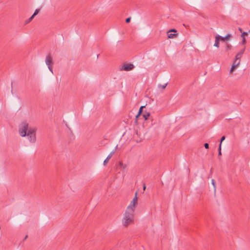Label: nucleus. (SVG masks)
Returning a JSON list of instances; mask_svg holds the SVG:
<instances>
[{"label":"nucleus","mask_w":250,"mask_h":250,"mask_svg":"<svg viewBox=\"0 0 250 250\" xmlns=\"http://www.w3.org/2000/svg\"><path fill=\"white\" fill-rule=\"evenodd\" d=\"M135 210L127 208L122 220L123 225L127 227L134 222V213Z\"/></svg>","instance_id":"obj_1"},{"label":"nucleus","mask_w":250,"mask_h":250,"mask_svg":"<svg viewBox=\"0 0 250 250\" xmlns=\"http://www.w3.org/2000/svg\"><path fill=\"white\" fill-rule=\"evenodd\" d=\"M29 128L28 124L26 121L21 122L19 128L20 135L21 137H25Z\"/></svg>","instance_id":"obj_2"},{"label":"nucleus","mask_w":250,"mask_h":250,"mask_svg":"<svg viewBox=\"0 0 250 250\" xmlns=\"http://www.w3.org/2000/svg\"><path fill=\"white\" fill-rule=\"evenodd\" d=\"M36 129L35 128H30L27 132L26 136L29 142L32 144H34L36 142Z\"/></svg>","instance_id":"obj_3"},{"label":"nucleus","mask_w":250,"mask_h":250,"mask_svg":"<svg viewBox=\"0 0 250 250\" xmlns=\"http://www.w3.org/2000/svg\"><path fill=\"white\" fill-rule=\"evenodd\" d=\"M45 62L49 71L52 73H53L52 69V65L53 64V58L49 54L47 56H46L45 59Z\"/></svg>","instance_id":"obj_4"},{"label":"nucleus","mask_w":250,"mask_h":250,"mask_svg":"<svg viewBox=\"0 0 250 250\" xmlns=\"http://www.w3.org/2000/svg\"><path fill=\"white\" fill-rule=\"evenodd\" d=\"M137 193L138 192H136L135 196L133 199V200L131 202V203H130V204L129 205L127 208L131 209H133L134 210H135V207L137 205L138 202V198L137 196Z\"/></svg>","instance_id":"obj_5"},{"label":"nucleus","mask_w":250,"mask_h":250,"mask_svg":"<svg viewBox=\"0 0 250 250\" xmlns=\"http://www.w3.org/2000/svg\"><path fill=\"white\" fill-rule=\"evenodd\" d=\"M133 68V64L131 63H125L122 66L121 69L125 71H130Z\"/></svg>","instance_id":"obj_6"},{"label":"nucleus","mask_w":250,"mask_h":250,"mask_svg":"<svg viewBox=\"0 0 250 250\" xmlns=\"http://www.w3.org/2000/svg\"><path fill=\"white\" fill-rule=\"evenodd\" d=\"M127 166L125 164H124L122 162H120L118 165L117 169L119 170L124 171L126 170Z\"/></svg>","instance_id":"obj_7"},{"label":"nucleus","mask_w":250,"mask_h":250,"mask_svg":"<svg viewBox=\"0 0 250 250\" xmlns=\"http://www.w3.org/2000/svg\"><path fill=\"white\" fill-rule=\"evenodd\" d=\"M221 39V36L217 35L215 37V42L214 44V46L218 48L219 47V41Z\"/></svg>","instance_id":"obj_8"},{"label":"nucleus","mask_w":250,"mask_h":250,"mask_svg":"<svg viewBox=\"0 0 250 250\" xmlns=\"http://www.w3.org/2000/svg\"><path fill=\"white\" fill-rule=\"evenodd\" d=\"M230 37V35L228 34H227L226 36L225 37H222V36H221V39H220V40H222V41H225L226 40H229V39Z\"/></svg>","instance_id":"obj_9"},{"label":"nucleus","mask_w":250,"mask_h":250,"mask_svg":"<svg viewBox=\"0 0 250 250\" xmlns=\"http://www.w3.org/2000/svg\"><path fill=\"white\" fill-rule=\"evenodd\" d=\"M167 37L169 39H173L177 35V34H172V33H167Z\"/></svg>","instance_id":"obj_10"},{"label":"nucleus","mask_w":250,"mask_h":250,"mask_svg":"<svg viewBox=\"0 0 250 250\" xmlns=\"http://www.w3.org/2000/svg\"><path fill=\"white\" fill-rule=\"evenodd\" d=\"M237 67H238V63L236 64H233L230 70V73H232L233 71V70Z\"/></svg>","instance_id":"obj_11"},{"label":"nucleus","mask_w":250,"mask_h":250,"mask_svg":"<svg viewBox=\"0 0 250 250\" xmlns=\"http://www.w3.org/2000/svg\"><path fill=\"white\" fill-rule=\"evenodd\" d=\"M111 157L110 156L108 155L104 161V165L105 166L106 164L108 162L109 160L111 159Z\"/></svg>","instance_id":"obj_12"},{"label":"nucleus","mask_w":250,"mask_h":250,"mask_svg":"<svg viewBox=\"0 0 250 250\" xmlns=\"http://www.w3.org/2000/svg\"><path fill=\"white\" fill-rule=\"evenodd\" d=\"M245 50V48H244L243 49L240 50L236 55H237V56H239L240 57H241L242 55L244 54Z\"/></svg>","instance_id":"obj_13"},{"label":"nucleus","mask_w":250,"mask_h":250,"mask_svg":"<svg viewBox=\"0 0 250 250\" xmlns=\"http://www.w3.org/2000/svg\"><path fill=\"white\" fill-rule=\"evenodd\" d=\"M167 85V83H165L164 84H159L158 87L160 89H164Z\"/></svg>","instance_id":"obj_14"},{"label":"nucleus","mask_w":250,"mask_h":250,"mask_svg":"<svg viewBox=\"0 0 250 250\" xmlns=\"http://www.w3.org/2000/svg\"><path fill=\"white\" fill-rule=\"evenodd\" d=\"M143 117L145 118V120H146L148 118V117L150 116V113L149 112L145 113L143 114Z\"/></svg>","instance_id":"obj_15"},{"label":"nucleus","mask_w":250,"mask_h":250,"mask_svg":"<svg viewBox=\"0 0 250 250\" xmlns=\"http://www.w3.org/2000/svg\"><path fill=\"white\" fill-rule=\"evenodd\" d=\"M145 107V106H142L140 109H139V110L138 111V116H140V115L141 114V113H142L143 112V109Z\"/></svg>","instance_id":"obj_16"},{"label":"nucleus","mask_w":250,"mask_h":250,"mask_svg":"<svg viewBox=\"0 0 250 250\" xmlns=\"http://www.w3.org/2000/svg\"><path fill=\"white\" fill-rule=\"evenodd\" d=\"M117 146H116L115 149L112 151H111L108 155L110 156V157H112L113 155L115 153V152L117 148Z\"/></svg>","instance_id":"obj_17"},{"label":"nucleus","mask_w":250,"mask_h":250,"mask_svg":"<svg viewBox=\"0 0 250 250\" xmlns=\"http://www.w3.org/2000/svg\"><path fill=\"white\" fill-rule=\"evenodd\" d=\"M117 146H116L115 149L112 151H111L108 155L110 156V157H112L113 155L115 153V152L117 148Z\"/></svg>","instance_id":"obj_18"},{"label":"nucleus","mask_w":250,"mask_h":250,"mask_svg":"<svg viewBox=\"0 0 250 250\" xmlns=\"http://www.w3.org/2000/svg\"><path fill=\"white\" fill-rule=\"evenodd\" d=\"M117 146H116L115 149L112 151H111L108 155L110 156V157H112L113 155L115 153V152L117 148Z\"/></svg>","instance_id":"obj_19"},{"label":"nucleus","mask_w":250,"mask_h":250,"mask_svg":"<svg viewBox=\"0 0 250 250\" xmlns=\"http://www.w3.org/2000/svg\"><path fill=\"white\" fill-rule=\"evenodd\" d=\"M34 16H33L32 15L30 18H29L26 21L25 23H28L29 22H30L32 20V19L34 18Z\"/></svg>","instance_id":"obj_20"},{"label":"nucleus","mask_w":250,"mask_h":250,"mask_svg":"<svg viewBox=\"0 0 250 250\" xmlns=\"http://www.w3.org/2000/svg\"><path fill=\"white\" fill-rule=\"evenodd\" d=\"M212 185H213L214 189V191L216 190V186H215V182L214 179H212L211 180Z\"/></svg>","instance_id":"obj_21"},{"label":"nucleus","mask_w":250,"mask_h":250,"mask_svg":"<svg viewBox=\"0 0 250 250\" xmlns=\"http://www.w3.org/2000/svg\"><path fill=\"white\" fill-rule=\"evenodd\" d=\"M238 63V66L239 65L240 63V60H234V62H233V64H236Z\"/></svg>","instance_id":"obj_22"},{"label":"nucleus","mask_w":250,"mask_h":250,"mask_svg":"<svg viewBox=\"0 0 250 250\" xmlns=\"http://www.w3.org/2000/svg\"><path fill=\"white\" fill-rule=\"evenodd\" d=\"M248 33L246 32H242V34H241V37L244 38H245V36H247L248 35Z\"/></svg>","instance_id":"obj_23"},{"label":"nucleus","mask_w":250,"mask_h":250,"mask_svg":"<svg viewBox=\"0 0 250 250\" xmlns=\"http://www.w3.org/2000/svg\"><path fill=\"white\" fill-rule=\"evenodd\" d=\"M39 11H40L39 9H36L32 15L35 17L36 15H37L39 13Z\"/></svg>","instance_id":"obj_24"},{"label":"nucleus","mask_w":250,"mask_h":250,"mask_svg":"<svg viewBox=\"0 0 250 250\" xmlns=\"http://www.w3.org/2000/svg\"><path fill=\"white\" fill-rule=\"evenodd\" d=\"M218 151H219L218 155H221V144L219 145Z\"/></svg>","instance_id":"obj_25"},{"label":"nucleus","mask_w":250,"mask_h":250,"mask_svg":"<svg viewBox=\"0 0 250 250\" xmlns=\"http://www.w3.org/2000/svg\"><path fill=\"white\" fill-rule=\"evenodd\" d=\"M231 49V45L229 44H227L226 46V50H229Z\"/></svg>","instance_id":"obj_26"},{"label":"nucleus","mask_w":250,"mask_h":250,"mask_svg":"<svg viewBox=\"0 0 250 250\" xmlns=\"http://www.w3.org/2000/svg\"><path fill=\"white\" fill-rule=\"evenodd\" d=\"M225 136H223L222 137L221 139V141H220V144H221V146H222V143L223 141H224L225 140Z\"/></svg>","instance_id":"obj_27"},{"label":"nucleus","mask_w":250,"mask_h":250,"mask_svg":"<svg viewBox=\"0 0 250 250\" xmlns=\"http://www.w3.org/2000/svg\"><path fill=\"white\" fill-rule=\"evenodd\" d=\"M241 58V57H240V56H237V55H236L235 60H238H238L240 61Z\"/></svg>","instance_id":"obj_28"},{"label":"nucleus","mask_w":250,"mask_h":250,"mask_svg":"<svg viewBox=\"0 0 250 250\" xmlns=\"http://www.w3.org/2000/svg\"><path fill=\"white\" fill-rule=\"evenodd\" d=\"M176 32V30L175 29H170V30H169L167 32V33H170V32Z\"/></svg>","instance_id":"obj_29"},{"label":"nucleus","mask_w":250,"mask_h":250,"mask_svg":"<svg viewBox=\"0 0 250 250\" xmlns=\"http://www.w3.org/2000/svg\"><path fill=\"white\" fill-rule=\"evenodd\" d=\"M130 20H131V18L129 17V18H127L126 19L125 21H126V23H128V22H130Z\"/></svg>","instance_id":"obj_30"},{"label":"nucleus","mask_w":250,"mask_h":250,"mask_svg":"<svg viewBox=\"0 0 250 250\" xmlns=\"http://www.w3.org/2000/svg\"><path fill=\"white\" fill-rule=\"evenodd\" d=\"M204 146H205V147L206 148H208V147H209V145H208V143H205V144H204Z\"/></svg>","instance_id":"obj_31"},{"label":"nucleus","mask_w":250,"mask_h":250,"mask_svg":"<svg viewBox=\"0 0 250 250\" xmlns=\"http://www.w3.org/2000/svg\"><path fill=\"white\" fill-rule=\"evenodd\" d=\"M139 116H138V114H137L136 115V117H135V122H136V123H137V122H138V118H139Z\"/></svg>","instance_id":"obj_32"},{"label":"nucleus","mask_w":250,"mask_h":250,"mask_svg":"<svg viewBox=\"0 0 250 250\" xmlns=\"http://www.w3.org/2000/svg\"><path fill=\"white\" fill-rule=\"evenodd\" d=\"M246 39L245 38H243V40H242V43L243 44H245L246 43Z\"/></svg>","instance_id":"obj_33"},{"label":"nucleus","mask_w":250,"mask_h":250,"mask_svg":"<svg viewBox=\"0 0 250 250\" xmlns=\"http://www.w3.org/2000/svg\"><path fill=\"white\" fill-rule=\"evenodd\" d=\"M146 188V184L145 183H144V184H143V190H145Z\"/></svg>","instance_id":"obj_34"},{"label":"nucleus","mask_w":250,"mask_h":250,"mask_svg":"<svg viewBox=\"0 0 250 250\" xmlns=\"http://www.w3.org/2000/svg\"><path fill=\"white\" fill-rule=\"evenodd\" d=\"M238 30H239V31L240 32H241V33L242 32V28H240V27H239V28H238Z\"/></svg>","instance_id":"obj_35"},{"label":"nucleus","mask_w":250,"mask_h":250,"mask_svg":"<svg viewBox=\"0 0 250 250\" xmlns=\"http://www.w3.org/2000/svg\"><path fill=\"white\" fill-rule=\"evenodd\" d=\"M28 236L27 235H26L25 238H24V239H26L27 238Z\"/></svg>","instance_id":"obj_36"}]
</instances>
